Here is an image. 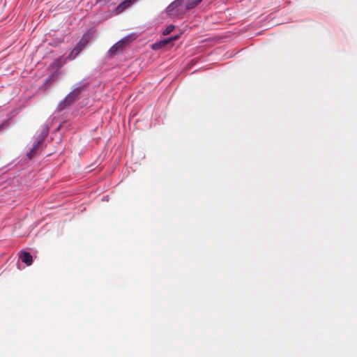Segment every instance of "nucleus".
<instances>
[{
  "instance_id": "obj_1",
  "label": "nucleus",
  "mask_w": 357,
  "mask_h": 357,
  "mask_svg": "<svg viewBox=\"0 0 357 357\" xmlns=\"http://www.w3.org/2000/svg\"><path fill=\"white\" fill-rule=\"evenodd\" d=\"M82 91V88L81 87L73 89L66 96L64 100L59 103V109L61 110L64 109L66 107L71 105L73 102H75L78 99V96Z\"/></svg>"
},
{
  "instance_id": "obj_2",
  "label": "nucleus",
  "mask_w": 357,
  "mask_h": 357,
  "mask_svg": "<svg viewBox=\"0 0 357 357\" xmlns=\"http://www.w3.org/2000/svg\"><path fill=\"white\" fill-rule=\"evenodd\" d=\"M183 1L184 0H175L174 1H173L166 8L167 13L169 15L172 16L178 15L183 11L182 3Z\"/></svg>"
},
{
  "instance_id": "obj_3",
  "label": "nucleus",
  "mask_w": 357,
  "mask_h": 357,
  "mask_svg": "<svg viewBox=\"0 0 357 357\" xmlns=\"http://www.w3.org/2000/svg\"><path fill=\"white\" fill-rule=\"evenodd\" d=\"M94 31L92 29L88 30L82 37L77 45H87V43L92 41L94 37Z\"/></svg>"
},
{
  "instance_id": "obj_4",
  "label": "nucleus",
  "mask_w": 357,
  "mask_h": 357,
  "mask_svg": "<svg viewBox=\"0 0 357 357\" xmlns=\"http://www.w3.org/2000/svg\"><path fill=\"white\" fill-rule=\"evenodd\" d=\"M137 37V35L136 33H130V34L125 36L122 39H121L119 41L116 43L114 45H127L129 43H132L135 40Z\"/></svg>"
},
{
  "instance_id": "obj_5",
  "label": "nucleus",
  "mask_w": 357,
  "mask_h": 357,
  "mask_svg": "<svg viewBox=\"0 0 357 357\" xmlns=\"http://www.w3.org/2000/svg\"><path fill=\"white\" fill-rule=\"evenodd\" d=\"M20 257L22 262L26 264V266L31 265L33 262V257L29 252L23 251L20 253Z\"/></svg>"
},
{
  "instance_id": "obj_6",
  "label": "nucleus",
  "mask_w": 357,
  "mask_h": 357,
  "mask_svg": "<svg viewBox=\"0 0 357 357\" xmlns=\"http://www.w3.org/2000/svg\"><path fill=\"white\" fill-rule=\"evenodd\" d=\"M137 0H125L121 3L116 8V13H120L123 12L126 8L130 6Z\"/></svg>"
},
{
  "instance_id": "obj_7",
  "label": "nucleus",
  "mask_w": 357,
  "mask_h": 357,
  "mask_svg": "<svg viewBox=\"0 0 357 357\" xmlns=\"http://www.w3.org/2000/svg\"><path fill=\"white\" fill-rule=\"evenodd\" d=\"M58 73L54 72L49 75L44 81L43 85L45 86V89L50 86L52 83L55 81L56 77H57Z\"/></svg>"
},
{
  "instance_id": "obj_8",
  "label": "nucleus",
  "mask_w": 357,
  "mask_h": 357,
  "mask_svg": "<svg viewBox=\"0 0 357 357\" xmlns=\"http://www.w3.org/2000/svg\"><path fill=\"white\" fill-rule=\"evenodd\" d=\"M82 51L81 46H75L73 50L70 53L69 56H68V59H74L76 58V56L80 53Z\"/></svg>"
},
{
  "instance_id": "obj_9",
  "label": "nucleus",
  "mask_w": 357,
  "mask_h": 357,
  "mask_svg": "<svg viewBox=\"0 0 357 357\" xmlns=\"http://www.w3.org/2000/svg\"><path fill=\"white\" fill-rule=\"evenodd\" d=\"M202 0H187L185 9L190 10L198 5Z\"/></svg>"
},
{
  "instance_id": "obj_10",
  "label": "nucleus",
  "mask_w": 357,
  "mask_h": 357,
  "mask_svg": "<svg viewBox=\"0 0 357 357\" xmlns=\"http://www.w3.org/2000/svg\"><path fill=\"white\" fill-rule=\"evenodd\" d=\"M123 46H112L111 48L108 51V54L112 56L116 53H118L119 52H122V47Z\"/></svg>"
},
{
  "instance_id": "obj_11",
  "label": "nucleus",
  "mask_w": 357,
  "mask_h": 357,
  "mask_svg": "<svg viewBox=\"0 0 357 357\" xmlns=\"http://www.w3.org/2000/svg\"><path fill=\"white\" fill-rule=\"evenodd\" d=\"M174 29V25H169L166 29L163 31V34L164 35H167L169 33H170L172 31H173V30Z\"/></svg>"
},
{
  "instance_id": "obj_12",
  "label": "nucleus",
  "mask_w": 357,
  "mask_h": 357,
  "mask_svg": "<svg viewBox=\"0 0 357 357\" xmlns=\"http://www.w3.org/2000/svg\"><path fill=\"white\" fill-rule=\"evenodd\" d=\"M41 142H42V140H41V141H38V142H37L33 145V148H32V150H33V151H36L38 149V148L39 147V146L40 145Z\"/></svg>"
},
{
  "instance_id": "obj_13",
  "label": "nucleus",
  "mask_w": 357,
  "mask_h": 357,
  "mask_svg": "<svg viewBox=\"0 0 357 357\" xmlns=\"http://www.w3.org/2000/svg\"><path fill=\"white\" fill-rule=\"evenodd\" d=\"M35 151L33 150H31L28 153H27V156L31 159V158L33 157V155H35Z\"/></svg>"
},
{
  "instance_id": "obj_14",
  "label": "nucleus",
  "mask_w": 357,
  "mask_h": 357,
  "mask_svg": "<svg viewBox=\"0 0 357 357\" xmlns=\"http://www.w3.org/2000/svg\"><path fill=\"white\" fill-rule=\"evenodd\" d=\"M169 42V40H163V41H160V43H154L153 45H166L167 43Z\"/></svg>"
},
{
  "instance_id": "obj_15",
  "label": "nucleus",
  "mask_w": 357,
  "mask_h": 357,
  "mask_svg": "<svg viewBox=\"0 0 357 357\" xmlns=\"http://www.w3.org/2000/svg\"><path fill=\"white\" fill-rule=\"evenodd\" d=\"M161 47L162 46H152V49L154 50H156L160 49Z\"/></svg>"
}]
</instances>
